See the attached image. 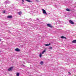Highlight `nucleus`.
Wrapping results in <instances>:
<instances>
[{
    "instance_id": "ddd939ff",
    "label": "nucleus",
    "mask_w": 76,
    "mask_h": 76,
    "mask_svg": "<svg viewBox=\"0 0 76 76\" xmlns=\"http://www.w3.org/2000/svg\"><path fill=\"white\" fill-rule=\"evenodd\" d=\"M40 64H41V65H42L43 64H44V62L43 61H41L40 63Z\"/></svg>"
},
{
    "instance_id": "1a4fd4ad",
    "label": "nucleus",
    "mask_w": 76,
    "mask_h": 76,
    "mask_svg": "<svg viewBox=\"0 0 76 76\" xmlns=\"http://www.w3.org/2000/svg\"><path fill=\"white\" fill-rule=\"evenodd\" d=\"M45 52H46V49H45L44 51H43L42 53V54H43Z\"/></svg>"
},
{
    "instance_id": "f8f14e48",
    "label": "nucleus",
    "mask_w": 76,
    "mask_h": 76,
    "mask_svg": "<svg viewBox=\"0 0 76 76\" xmlns=\"http://www.w3.org/2000/svg\"><path fill=\"white\" fill-rule=\"evenodd\" d=\"M12 18V16L10 15L7 16L8 18Z\"/></svg>"
},
{
    "instance_id": "20e7f679",
    "label": "nucleus",
    "mask_w": 76,
    "mask_h": 76,
    "mask_svg": "<svg viewBox=\"0 0 76 76\" xmlns=\"http://www.w3.org/2000/svg\"><path fill=\"white\" fill-rule=\"evenodd\" d=\"M15 50L16 51H20V49H19L18 48H17L15 49Z\"/></svg>"
},
{
    "instance_id": "f3484780",
    "label": "nucleus",
    "mask_w": 76,
    "mask_h": 76,
    "mask_svg": "<svg viewBox=\"0 0 76 76\" xmlns=\"http://www.w3.org/2000/svg\"><path fill=\"white\" fill-rule=\"evenodd\" d=\"M16 76H19V73H16Z\"/></svg>"
},
{
    "instance_id": "f257e3e1",
    "label": "nucleus",
    "mask_w": 76,
    "mask_h": 76,
    "mask_svg": "<svg viewBox=\"0 0 76 76\" xmlns=\"http://www.w3.org/2000/svg\"><path fill=\"white\" fill-rule=\"evenodd\" d=\"M42 10L43 11V14H45L46 15H47V13L46 12V11L44 9H42Z\"/></svg>"
},
{
    "instance_id": "39448f33",
    "label": "nucleus",
    "mask_w": 76,
    "mask_h": 76,
    "mask_svg": "<svg viewBox=\"0 0 76 76\" xmlns=\"http://www.w3.org/2000/svg\"><path fill=\"white\" fill-rule=\"evenodd\" d=\"M47 26H48L49 27H50V28H51V27H52V26H51V25H50V24H47Z\"/></svg>"
},
{
    "instance_id": "4be33fe9",
    "label": "nucleus",
    "mask_w": 76,
    "mask_h": 76,
    "mask_svg": "<svg viewBox=\"0 0 76 76\" xmlns=\"http://www.w3.org/2000/svg\"><path fill=\"white\" fill-rule=\"evenodd\" d=\"M1 40H0V41Z\"/></svg>"
},
{
    "instance_id": "6ab92c4d",
    "label": "nucleus",
    "mask_w": 76,
    "mask_h": 76,
    "mask_svg": "<svg viewBox=\"0 0 76 76\" xmlns=\"http://www.w3.org/2000/svg\"><path fill=\"white\" fill-rule=\"evenodd\" d=\"M3 13H6V11H4Z\"/></svg>"
},
{
    "instance_id": "6e6552de",
    "label": "nucleus",
    "mask_w": 76,
    "mask_h": 76,
    "mask_svg": "<svg viewBox=\"0 0 76 76\" xmlns=\"http://www.w3.org/2000/svg\"><path fill=\"white\" fill-rule=\"evenodd\" d=\"M72 43H76V40H75L72 41Z\"/></svg>"
},
{
    "instance_id": "0eeeda50",
    "label": "nucleus",
    "mask_w": 76,
    "mask_h": 76,
    "mask_svg": "<svg viewBox=\"0 0 76 76\" xmlns=\"http://www.w3.org/2000/svg\"><path fill=\"white\" fill-rule=\"evenodd\" d=\"M66 10L68 12H70L71 11V10L69 9H66Z\"/></svg>"
},
{
    "instance_id": "423d86ee",
    "label": "nucleus",
    "mask_w": 76,
    "mask_h": 76,
    "mask_svg": "<svg viewBox=\"0 0 76 76\" xmlns=\"http://www.w3.org/2000/svg\"><path fill=\"white\" fill-rule=\"evenodd\" d=\"M5 3H6V4H9V3H10V2H9V1H7L5 2Z\"/></svg>"
},
{
    "instance_id": "2eb2a0df",
    "label": "nucleus",
    "mask_w": 76,
    "mask_h": 76,
    "mask_svg": "<svg viewBox=\"0 0 76 76\" xmlns=\"http://www.w3.org/2000/svg\"><path fill=\"white\" fill-rule=\"evenodd\" d=\"M50 45V44H45V46H49V45Z\"/></svg>"
},
{
    "instance_id": "f03ea898",
    "label": "nucleus",
    "mask_w": 76,
    "mask_h": 76,
    "mask_svg": "<svg viewBox=\"0 0 76 76\" xmlns=\"http://www.w3.org/2000/svg\"><path fill=\"white\" fill-rule=\"evenodd\" d=\"M13 66L11 67L10 68L8 69V71H10L11 70H12V69H13Z\"/></svg>"
},
{
    "instance_id": "7ed1b4c3",
    "label": "nucleus",
    "mask_w": 76,
    "mask_h": 76,
    "mask_svg": "<svg viewBox=\"0 0 76 76\" xmlns=\"http://www.w3.org/2000/svg\"><path fill=\"white\" fill-rule=\"evenodd\" d=\"M69 22L70 23L72 24V25H73V24H74V23H73V21L71 20H70L69 21Z\"/></svg>"
},
{
    "instance_id": "9d476101",
    "label": "nucleus",
    "mask_w": 76,
    "mask_h": 76,
    "mask_svg": "<svg viewBox=\"0 0 76 76\" xmlns=\"http://www.w3.org/2000/svg\"><path fill=\"white\" fill-rule=\"evenodd\" d=\"M22 12H18V15H21V14H22Z\"/></svg>"
},
{
    "instance_id": "aec40b11",
    "label": "nucleus",
    "mask_w": 76,
    "mask_h": 76,
    "mask_svg": "<svg viewBox=\"0 0 76 76\" xmlns=\"http://www.w3.org/2000/svg\"><path fill=\"white\" fill-rule=\"evenodd\" d=\"M22 2H23V3L24 2V1L23 0H22Z\"/></svg>"
},
{
    "instance_id": "5701e85b",
    "label": "nucleus",
    "mask_w": 76,
    "mask_h": 76,
    "mask_svg": "<svg viewBox=\"0 0 76 76\" xmlns=\"http://www.w3.org/2000/svg\"><path fill=\"white\" fill-rule=\"evenodd\" d=\"M23 65L24 66V65Z\"/></svg>"
},
{
    "instance_id": "412c9836",
    "label": "nucleus",
    "mask_w": 76,
    "mask_h": 76,
    "mask_svg": "<svg viewBox=\"0 0 76 76\" xmlns=\"http://www.w3.org/2000/svg\"><path fill=\"white\" fill-rule=\"evenodd\" d=\"M68 73H69V75H70V72H69Z\"/></svg>"
},
{
    "instance_id": "9b49d317",
    "label": "nucleus",
    "mask_w": 76,
    "mask_h": 76,
    "mask_svg": "<svg viewBox=\"0 0 76 76\" xmlns=\"http://www.w3.org/2000/svg\"><path fill=\"white\" fill-rule=\"evenodd\" d=\"M61 38H62V39H63L64 38H65V39H66V38L65 37H64L63 36H62L61 37Z\"/></svg>"
},
{
    "instance_id": "dca6fc26",
    "label": "nucleus",
    "mask_w": 76,
    "mask_h": 76,
    "mask_svg": "<svg viewBox=\"0 0 76 76\" xmlns=\"http://www.w3.org/2000/svg\"><path fill=\"white\" fill-rule=\"evenodd\" d=\"M49 49H50V50H52V49H53V48L51 47H49Z\"/></svg>"
},
{
    "instance_id": "4468645a",
    "label": "nucleus",
    "mask_w": 76,
    "mask_h": 76,
    "mask_svg": "<svg viewBox=\"0 0 76 76\" xmlns=\"http://www.w3.org/2000/svg\"><path fill=\"white\" fill-rule=\"evenodd\" d=\"M25 0V1H27L28 2H31V1L29 0Z\"/></svg>"
},
{
    "instance_id": "a211bd4d",
    "label": "nucleus",
    "mask_w": 76,
    "mask_h": 76,
    "mask_svg": "<svg viewBox=\"0 0 76 76\" xmlns=\"http://www.w3.org/2000/svg\"><path fill=\"white\" fill-rule=\"evenodd\" d=\"M40 57H41V56H42V55L40 54L39 55Z\"/></svg>"
}]
</instances>
